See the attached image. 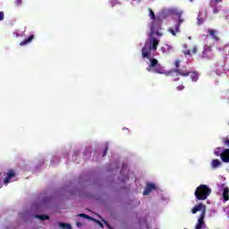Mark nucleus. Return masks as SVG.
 <instances>
[{"instance_id": "f257e3e1", "label": "nucleus", "mask_w": 229, "mask_h": 229, "mask_svg": "<svg viewBox=\"0 0 229 229\" xmlns=\"http://www.w3.org/2000/svg\"><path fill=\"white\" fill-rule=\"evenodd\" d=\"M148 17L150 21L148 23V28L150 29V36L149 38L145 42V45L141 50L142 56L145 62L148 64V67H147V71L148 72H157V74H165V76H169L172 74L173 76H189V72L183 70H178V72H167L165 69L160 64H158V61L151 56V53H155L157 51V47L160 40L155 38L157 35L159 38L164 36V32H162V19L158 15H155L153 10L148 9Z\"/></svg>"}, {"instance_id": "f03ea898", "label": "nucleus", "mask_w": 229, "mask_h": 229, "mask_svg": "<svg viewBox=\"0 0 229 229\" xmlns=\"http://www.w3.org/2000/svg\"><path fill=\"white\" fill-rule=\"evenodd\" d=\"M192 214L197 212H201L200 216L195 225L196 229L207 228V224L205 223V212H207V207L203 203H199L191 209Z\"/></svg>"}, {"instance_id": "7ed1b4c3", "label": "nucleus", "mask_w": 229, "mask_h": 229, "mask_svg": "<svg viewBox=\"0 0 229 229\" xmlns=\"http://www.w3.org/2000/svg\"><path fill=\"white\" fill-rule=\"evenodd\" d=\"M210 194H212V189L205 184H200L195 191V198L199 201H205Z\"/></svg>"}, {"instance_id": "20e7f679", "label": "nucleus", "mask_w": 229, "mask_h": 229, "mask_svg": "<svg viewBox=\"0 0 229 229\" xmlns=\"http://www.w3.org/2000/svg\"><path fill=\"white\" fill-rule=\"evenodd\" d=\"M184 21V19L177 20L174 27H170L167 29L168 33H171L173 37H176V35L180 33V28L182 27V24H183Z\"/></svg>"}, {"instance_id": "39448f33", "label": "nucleus", "mask_w": 229, "mask_h": 229, "mask_svg": "<svg viewBox=\"0 0 229 229\" xmlns=\"http://www.w3.org/2000/svg\"><path fill=\"white\" fill-rule=\"evenodd\" d=\"M16 180H17V176H16L15 171L8 170L4 179V183L5 185H8V183H12V182H16Z\"/></svg>"}, {"instance_id": "423d86ee", "label": "nucleus", "mask_w": 229, "mask_h": 229, "mask_svg": "<svg viewBox=\"0 0 229 229\" xmlns=\"http://www.w3.org/2000/svg\"><path fill=\"white\" fill-rule=\"evenodd\" d=\"M157 185L154 182H148L147 183V187L145 189V191H143L144 196H149V194H151V192H153V191H156V189H157Z\"/></svg>"}, {"instance_id": "0eeeda50", "label": "nucleus", "mask_w": 229, "mask_h": 229, "mask_svg": "<svg viewBox=\"0 0 229 229\" xmlns=\"http://www.w3.org/2000/svg\"><path fill=\"white\" fill-rule=\"evenodd\" d=\"M220 192H222V199L224 202L228 201L229 199V189L226 185L223 184Z\"/></svg>"}, {"instance_id": "6e6552de", "label": "nucleus", "mask_w": 229, "mask_h": 229, "mask_svg": "<svg viewBox=\"0 0 229 229\" xmlns=\"http://www.w3.org/2000/svg\"><path fill=\"white\" fill-rule=\"evenodd\" d=\"M221 160L225 164L229 163V148H225L222 151Z\"/></svg>"}, {"instance_id": "1a4fd4ad", "label": "nucleus", "mask_w": 229, "mask_h": 229, "mask_svg": "<svg viewBox=\"0 0 229 229\" xmlns=\"http://www.w3.org/2000/svg\"><path fill=\"white\" fill-rule=\"evenodd\" d=\"M35 40V35H30L29 38L24 39L20 43V46H28V44H31Z\"/></svg>"}, {"instance_id": "9d476101", "label": "nucleus", "mask_w": 229, "mask_h": 229, "mask_svg": "<svg viewBox=\"0 0 229 229\" xmlns=\"http://www.w3.org/2000/svg\"><path fill=\"white\" fill-rule=\"evenodd\" d=\"M198 51V47L193 46L191 49L184 50L185 56H192V55H196Z\"/></svg>"}, {"instance_id": "9b49d317", "label": "nucleus", "mask_w": 229, "mask_h": 229, "mask_svg": "<svg viewBox=\"0 0 229 229\" xmlns=\"http://www.w3.org/2000/svg\"><path fill=\"white\" fill-rule=\"evenodd\" d=\"M173 13H174V15H176L178 17L177 21H180V19H183L182 17V15H183V11L177 9V8H174L172 10Z\"/></svg>"}, {"instance_id": "f8f14e48", "label": "nucleus", "mask_w": 229, "mask_h": 229, "mask_svg": "<svg viewBox=\"0 0 229 229\" xmlns=\"http://www.w3.org/2000/svg\"><path fill=\"white\" fill-rule=\"evenodd\" d=\"M222 163L219 159H213L211 161V167L212 169H217V167H221Z\"/></svg>"}, {"instance_id": "ddd939ff", "label": "nucleus", "mask_w": 229, "mask_h": 229, "mask_svg": "<svg viewBox=\"0 0 229 229\" xmlns=\"http://www.w3.org/2000/svg\"><path fill=\"white\" fill-rule=\"evenodd\" d=\"M79 217H84L85 219H90V221H95L96 223H98L101 227H103V224H101V222L94 219L92 216H89L86 214H80Z\"/></svg>"}, {"instance_id": "4468645a", "label": "nucleus", "mask_w": 229, "mask_h": 229, "mask_svg": "<svg viewBox=\"0 0 229 229\" xmlns=\"http://www.w3.org/2000/svg\"><path fill=\"white\" fill-rule=\"evenodd\" d=\"M224 149H225V148H223L221 147L216 148L214 149V155H216V157H220V158H221V156L223 155V150Z\"/></svg>"}, {"instance_id": "2eb2a0df", "label": "nucleus", "mask_w": 229, "mask_h": 229, "mask_svg": "<svg viewBox=\"0 0 229 229\" xmlns=\"http://www.w3.org/2000/svg\"><path fill=\"white\" fill-rule=\"evenodd\" d=\"M208 33L210 35V37H212V38H214L215 40H217V31H216L215 30L209 29L208 30Z\"/></svg>"}, {"instance_id": "dca6fc26", "label": "nucleus", "mask_w": 229, "mask_h": 229, "mask_svg": "<svg viewBox=\"0 0 229 229\" xmlns=\"http://www.w3.org/2000/svg\"><path fill=\"white\" fill-rule=\"evenodd\" d=\"M190 78L192 80V81H198V80L199 79V74L196 72H191Z\"/></svg>"}, {"instance_id": "f3484780", "label": "nucleus", "mask_w": 229, "mask_h": 229, "mask_svg": "<svg viewBox=\"0 0 229 229\" xmlns=\"http://www.w3.org/2000/svg\"><path fill=\"white\" fill-rule=\"evenodd\" d=\"M59 226L60 228H63V229H72V227L71 226V224L61 223L59 224Z\"/></svg>"}, {"instance_id": "a211bd4d", "label": "nucleus", "mask_w": 229, "mask_h": 229, "mask_svg": "<svg viewBox=\"0 0 229 229\" xmlns=\"http://www.w3.org/2000/svg\"><path fill=\"white\" fill-rule=\"evenodd\" d=\"M171 46L169 45H165L164 47H161L162 53H167V51H170Z\"/></svg>"}, {"instance_id": "6ab92c4d", "label": "nucleus", "mask_w": 229, "mask_h": 229, "mask_svg": "<svg viewBox=\"0 0 229 229\" xmlns=\"http://www.w3.org/2000/svg\"><path fill=\"white\" fill-rule=\"evenodd\" d=\"M37 217H38V219H40L41 221H46V220L49 219V216H46V215H40V216H38Z\"/></svg>"}, {"instance_id": "aec40b11", "label": "nucleus", "mask_w": 229, "mask_h": 229, "mask_svg": "<svg viewBox=\"0 0 229 229\" xmlns=\"http://www.w3.org/2000/svg\"><path fill=\"white\" fill-rule=\"evenodd\" d=\"M219 3H223V0H211L212 6H216V4H219Z\"/></svg>"}, {"instance_id": "412c9836", "label": "nucleus", "mask_w": 229, "mask_h": 229, "mask_svg": "<svg viewBox=\"0 0 229 229\" xmlns=\"http://www.w3.org/2000/svg\"><path fill=\"white\" fill-rule=\"evenodd\" d=\"M198 24H203V18L201 17V13H199L198 15Z\"/></svg>"}, {"instance_id": "4be33fe9", "label": "nucleus", "mask_w": 229, "mask_h": 229, "mask_svg": "<svg viewBox=\"0 0 229 229\" xmlns=\"http://www.w3.org/2000/svg\"><path fill=\"white\" fill-rule=\"evenodd\" d=\"M222 141L224 146H227V148H229V138H224Z\"/></svg>"}, {"instance_id": "5701e85b", "label": "nucleus", "mask_w": 229, "mask_h": 229, "mask_svg": "<svg viewBox=\"0 0 229 229\" xmlns=\"http://www.w3.org/2000/svg\"><path fill=\"white\" fill-rule=\"evenodd\" d=\"M14 4L15 6H21L22 4V0H15Z\"/></svg>"}, {"instance_id": "b1692460", "label": "nucleus", "mask_w": 229, "mask_h": 229, "mask_svg": "<svg viewBox=\"0 0 229 229\" xmlns=\"http://www.w3.org/2000/svg\"><path fill=\"white\" fill-rule=\"evenodd\" d=\"M0 21H4V13L0 12Z\"/></svg>"}, {"instance_id": "393cba45", "label": "nucleus", "mask_w": 229, "mask_h": 229, "mask_svg": "<svg viewBox=\"0 0 229 229\" xmlns=\"http://www.w3.org/2000/svg\"><path fill=\"white\" fill-rule=\"evenodd\" d=\"M185 89V87L183 85H179L177 87V90H183Z\"/></svg>"}, {"instance_id": "a878e982", "label": "nucleus", "mask_w": 229, "mask_h": 229, "mask_svg": "<svg viewBox=\"0 0 229 229\" xmlns=\"http://www.w3.org/2000/svg\"><path fill=\"white\" fill-rule=\"evenodd\" d=\"M3 176H4V174L3 173H0V183L1 182H3ZM1 184H0V189H1Z\"/></svg>"}, {"instance_id": "bb28decb", "label": "nucleus", "mask_w": 229, "mask_h": 229, "mask_svg": "<svg viewBox=\"0 0 229 229\" xmlns=\"http://www.w3.org/2000/svg\"><path fill=\"white\" fill-rule=\"evenodd\" d=\"M117 3V0H111L110 4L114 6Z\"/></svg>"}, {"instance_id": "cd10ccee", "label": "nucleus", "mask_w": 229, "mask_h": 229, "mask_svg": "<svg viewBox=\"0 0 229 229\" xmlns=\"http://www.w3.org/2000/svg\"><path fill=\"white\" fill-rule=\"evenodd\" d=\"M175 67H179L180 66V61L176 60L174 63Z\"/></svg>"}, {"instance_id": "c85d7f7f", "label": "nucleus", "mask_w": 229, "mask_h": 229, "mask_svg": "<svg viewBox=\"0 0 229 229\" xmlns=\"http://www.w3.org/2000/svg\"><path fill=\"white\" fill-rule=\"evenodd\" d=\"M77 226L78 228L81 227V224H80V222H77Z\"/></svg>"}, {"instance_id": "c756f323", "label": "nucleus", "mask_w": 229, "mask_h": 229, "mask_svg": "<svg viewBox=\"0 0 229 229\" xmlns=\"http://www.w3.org/2000/svg\"><path fill=\"white\" fill-rule=\"evenodd\" d=\"M225 212L228 213V217H229V208H227L225 209Z\"/></svg>"}, {"instance_id": "7c9ffc66", "label": "nucleus", "mask_w": 229, "mask_h": 229, "mask_svg": "<svg viewBox=\"0 0 229 229\" xmlns=\"http://www.w3.org/2000/svg\"><path fill=\"white\" fill-rule=\"evenodd\" d=\"M106 149H107V148H106ZM106 149L104 151L103 157H106Z\"/></svg>"}, {"instance_id": "2f4dec72", "label": "nucleus", "mask_w": 229, "mask_h": 229, "mask_svg": "<svg viewBox=\"0 0 229 229\" xmlns=\"http://www.w3.org/2000/svg\"><path fill=\"white\" fill-rule=\"evenodd\" d=\"M105 225H106L107 228H110V225H108V223L105 222Z\"/></svg>"}, {"instance_id": "473e14b6", "label": "nucleus", "mask_w": 229, "mask_h": 229, "mask_svg": "<svg viewBox=\"0 0 229 229\" xmlns=\"http://www.w3.org/2000/svg\"><path fill=\"white\" fill-rule=\"evenodd\" d=\"M205 55H207V51L206 50L203 51L204 58H205Z\"/></svg>"}, {"instance_id": "72a5a7b5", "label": "nucleus", "mask_w": 229, "mask_h": 229, "mask_svg": "<svg viewBox=\"0 0 229 229\" xmlns=\"http://www.w3.org/2000/svg\"><path fill=\"white\" fill-rule=\"evenodd\" d=\"M213 12H214V13H217V11L215 9V10H213Z\"/></svg>"}, {"instance_id": "f704fd0d", "label": "nucleus", "mask_w": 229, "mask_h": 229, "mask_svg": "<svg viewBox=\"0 0 229 229\" xmlns=\"http://www.w3.org/2000/svg\"><path fill=\"white\" fill-rule=\"evenodd\" d=\"M174 81H178V78L174 79Z\"/></svg>"}, {"instance_id": "c9c22d12", "label": "nucleus", "mask_w": 229, "mask_h": 229, "mask_svg": "<svg viewBox=\"0 0 229 229\" xmlns=\"http://www.w3.org/2000/svg\"><path fill=\"white\" fill-rule=\"evenodd\" d=\"M190 1H192V0H190Z\"/></svg>"}, {"instance_id": "e433bc0d", "label": "nucleus", "mask_w": 229, "mask_h": 229, "mask_svg": "<svg viewBox=\"0 0 229 229\" xmlns=\"http://www.w3.org/2000/svg\"><path fill=\"white\" fill-rule=\"evenodd\" d=\"M228 125H229V123H228Z\"/></svg>"}]
</instances>
